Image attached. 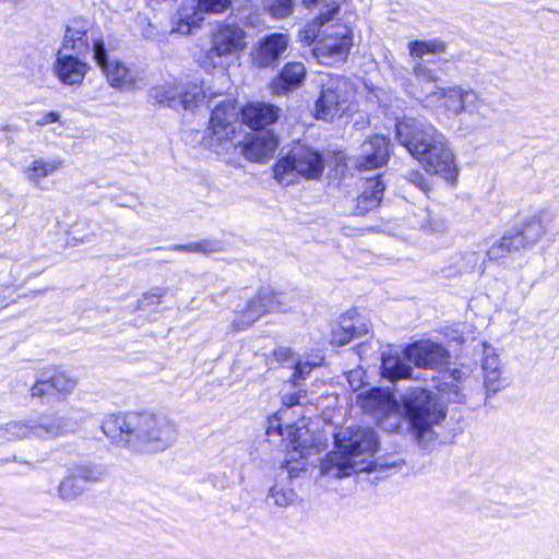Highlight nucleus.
I'll return each instance as SVG.
<instances>
[{"mask_svg":"<svg viewBox=\"0 0 559 559\" xmlns=\"http://www.w3.org/2000/svg\"><path fill=\"white\" fill-rule=\"evenodd\" d=\"M102 429L118 445L142 453L163 452L178 438L176 425L163 414H111L103 421Z\"/></svg>","mask_w":559,"mask_h":559,"instance_id":"1","label":"nucleus"},{"mask_svg":"<svg viewBox=\"0 0 559 559\" xmlns=\"http://www.w3.org/2000/svg\"><path fill=\"white\" fill-rule=\"evenodd\" d=\"M399 143L424 167L427 173L442 177L455 185L459 167L449 139L433 124L414 118H403L395 124Z\"/></svg>","mask_w":559,"mask_h":559,"instance_id":"2","label":"nucleus"},{"mask_svg":"<svg viewBox=\"0 0 559 559\" xmlns=\"http://www.w3.org/2000/svg\"><path fill=\"white\" fill-rule=\"evenodd\" d=\"M336 451L330 452L320 465L321 474L342 478L370 468L367 457L378 450L377 433L370 428L347 427L335 435Z\"/></svg>","mask_w":559,"mask_h":559,"instance_id":"3","label":"nucleus"},{"mask_svg":"<svg viewBox=\"0 0 559 559\" xmlns=\"http://www.w3.org/2000/svg\"><path fill=\"white\" fill-rule=\"evenodd\" d=\"M418 98L424 107L444 116L457 117L466 112L487 118L491 111L487 100L476 91L459 84L437 86L433 92Z\"/></svg>","mask_w":559,"mask_h":559,"instance_id":"4","label":"nucleus"},{"mask_svg":"<svg viewBox=\"0 0 559 559\" xmlns=\"http://www.w3.org/2000/svg\"><path fill=\"white\" fill-rule=\"evenodd\" d=\"M324 170L322 155L308 146H298L277 160L273 168L275 180L284 186L296 182L298 177L318 179Z\"/></svg>","mask_w":559,"mask_h":559,"instance_id":"5","label":"nucleus"},{"mask_svg":"<svg viewBox=\"0 0 559 559\" xmlns=\"http://www.w3.org/2000/svg\"><path fill=\"white\" fill-rule=\"evenodd\" d=\"M403 403L419 441H425V435L445 416L443 406L437 397L420 388L408 390L403 396Z\"/></svg>","mask_w":559,"mask_h":559,"instance_id":"6","label":"nucleus"},{"mask_svg":"<svg viewBox=\"0 0 559 559\" xmlns=\"http://www.w3.org/2000/svg\"><path fill=\"white\" fill-rule=\"evenodd\" d=\"M238 118L239 109L234 98H225L215 105L206 130V145L219 153L233 143L237 130L241 128Z\"/></svg>","mask_w":559,"mask_h":559,"instance_id":"7","label":"nucleus"},{"mask_svg":"<svg viewBox=\"0 0 559 559\" xmlns=\"http://www.w3.org/2000/svg\"><path fill=\"white\" fill-rule=\"evenodd\" d=\"M352 94L353 86L347 79L328 75L322 80L321 94L316 103V117L325 121L341 118L349 108Z\"/></svg>","mask_w":559,"mask_h":559,"instance_id":"8","label":"nucleus"},{"mask_svg":"<svg viewBox=\"0 0 559 559\" xmlns=\"http://www.w3.org/2000/svg\"><path fill=\"white\" fill-rule=\"evenodd\" d=\"M94 59L106 75L111 87L133 91L145 83V73L134 67H128L119 60H108L103 40L94 41Z\"/></svg>","mask_w":559,"mask_h":559,"instance_id":"9","label":"nucleus"},{"mask_svg":"<svg viewBox=\"0 0 559 559\" xmlns=\"http://www.w3.org/2000/svg\"><path fill=\"white\" fill-rule=\"evenodd\" d=\"M350 46L349 28L344 24L336 23L323 28L312 52L320 63L332 66L345 59Z\"/></svg>","mask_w":559,"mask_h":559,"instance_id":"10","label":"nucleus"},{"mask_svg":"<svg viewBox=\"0 0 559 559\" xmlns=\"http://www.w3.org/2000/svg\"><path fill=\"white\" fill-rule=\"evenodd\" d=\"M78 383V379L69 372L55 367H45L29 388V394L32 397L43 399L53 391L66 399L74 392Z\"/></svg>","mask_w":559,"mask_h":559,"instance_id":"11","label":"nucleus"},{"mask_svg":"<svg viewBox=\"0 0 559 559\" xmlns=\"http://www.w3.org/2000/svg\"><path fill=\"white\" fill-rule=\"evenodd\" d=\"M246 33L236 24H223L212 35V46L206 58L210 67H215L214 58L235 55L246 47Z\"/></svg>","mask_w":559,"mask_h":559,"instance_id":"12","label":"nucleus"},{"mask_svg":"<svg viewBox=\"0 0 559 559\" xmlns=\"http://www.w3.org/2000/svg\"><path fill=\"white\" fill-rule=\"evenodd\" d=\"M405 357L419 368L440 370L448 365L449 353L439 343L423 340L404 349Z\"/></svg>","mask_w":559,"mask_h":559,"instance_id":"13","label":"nucleus"},{"mask_svg":"<svg viewBox=\"0 0 559 559\" xmlns=\"http://www.w3.org/2000/svg\"><path fill=\"white\" fill-rule=\"evenodd\" d=\"M102 40L94 36V25L84 19L71 20L64 31L62 44L59 49L78 56H85L90 51L91 41Z\"/></svg>","mask_w":559,"mask_h":559,"instance_id":"14","label":"nucleus"},{"mask_svg":"<svg viewBox=\"0 0 559 559\" xmlns=\"http://www.w3.org/2000/svg\"><path fill=\"white\" fill-rule=\"evenodd\" d=\"M483 356L480 359L484 389L487 396L496 394L508 384L503 377V367L497 349L484 343Z\"/></svg>","mask_w":559,"mask_h":559,"instance_id":"15","label":"nucleus"},{"mask_svg":"<svg viewBox=\"0 0 559 559\" xmlns=\"http://www.w3.org/2000/svg\"><path fill=\"white\" fill-rule=\"evenodd\" d=\"M390 156V139L374 135L366 140L355 156V166L360 170L376 169L386 164Z\"/></svg>","mask_w":559,"mask_h":559,"instance_id":"16","label":"nucleus"},{"mask_svg":"<svg viewBox=\"0 0 559 559\" xmlns=\"http://www.w3.org/2000/svg\"><path fill=\"white\" fill-rule=\"evenodd\" d=\"M369 330L370 322L367 318L355 310L347 311L332 328L331 343L338 346L345 345L355 337L366 335Z\"/></svg>","mask_w":559,"mask_h":559,"instance_id":"17","label":"nucleus"},{"mask_svg":"<svg viewBox=\"0 0 559 559\" xmlns=\"http://www.w3.org/2000/svg\"><path fill=\"white\" fill-rule=\"evenodd\" d=\"M290 38L284 33H274L260 40L252 51V60L259 67H271L285 55Z\"/></svg>","mask_w":559,"mask_h":559,"instance_id":"18","label":"nucleus"},{"mask_svg":"<svg viewBox=\"0 0 559 559\" xmlns=\"http://www.w3.org/2000/svg\"><path fill=\"white\" fill-rule=\"evenodd\" d=\"M81 56L59 49L53 63V73L66 85H79L83 82L90 67Z\"/></svg>","mask_w":559,"mask_h":559,"instance_id":"19","label":"nucleus"},{"mask_svg":"<svg viewBox=\"0 0 559 559\" xmlns=\"http://www.w3.org/2000/svg\"><path fill=\"white\" fill-rule=\"evenodd\" d=\"M278 141L271 131L251 134L243 142H239L242 156L254 163H265L276 151Z\"/></svg>","mask_w":559,"mask_h":559,"instance_id":"20","label":"nucleus"},{"mask_svg":"<svg viewBox=\"0 0 559 559\" xmlns=\"http://www.w3.org/2000/svg\"><path fill=\"white\" fill-rule=\"evenodd\" d=\"M475 383L469 372L454 369L451 371L449 379L441 384L440 392L442 397H445L449 402L464 403L467 402L472 386Z\"/></svg>","mask_w":559,"mask_h":559,"instance_id":"21","label":"nucleus"},{"mask_svg":"<svg viewBox=\"0 0 559 559\" xmlns=\"http://www.w3.org/2000/svg\"><path fill=\"white\" fill-rule=\"evenodd\" d=\"M278 118V109L267 103H249L241 109L242 122L252 130L263 129Z\"/></svg>","mask_w":559,"mask_h":559,"instance_id":"22","label":"nucleus"},{"mask_svg":"<svg viewBox=\"0 0 559 559\" xmlns=\"http://www.w3.org/2000/svg\"><path fill=\"white\" fill-rule=\"evenodd\" d=\"M357 403L365 412L380 415L388 414L396 406L392 395L381 389H371L366 393H360L357 396Z\"/></svg>","mask_w":559,"mask_h":559,"instance_id":"23","label":"nucleus"},{"mask_svg":"<svg viewBox=\"0 0 559 559\" xmlns=\"http://www.w3.org/2000/svg\"><path fill=\"white\" fill-rule=\"evenodd\" d=\"M203 16L199 7L192 1L182 3L173 17V26L170 33L188 35L193 28L198 27Z\"/></svg>","mask_w":559,"mask_h":559,"instance_id":"24","label":"nucleus"},{"mask_svg":"<svg viewBox=\"0 0 559 559\" xmlns=\"http://www.w3.org/2000/svg\"><path fill=\"white\" fill-rule=\"evenodd\" d=\"M266 298L267 295H263L262 290L252 297L246 307L239 311V317L233 321V331L236 332L247 329L253 322L260 319L264 313H266L267 310L264 301Z\"/></svg>","mask_w":559,"mask_h":559,"instance_id":"25","label":"nucleus"},{"mask_svg":"<svg viewBox=\"0 0 559 559\" xmlns=\"http://www.w3.org/2000/svg\"><path fill=\"white\" fill-rule=\"evenodd\" d=\"M62 165L63 162L59 157L36 158L25 168L24 176L32 185L41 188L44 179L52 176Z\"/></svg>","mask_w":559,"mask_h":559,"instance_id":"26","label":"nucleus"},{"mask_svg":"<svg viewBox=\"0 0 559 559\" xmlns=\"http://www.w3.org/2000/svg\"><path fill=\"white\" fill-rule=\"evenodd\" d=\"M287 433L290 438L293 452L289 453V459L286 461V467L289 475H293L295 467L290 466V463L295 460V455L299 454L301 457H307L311 455L313 448L310 444L309 431L306 426L287 427Z\"/></svg>","mask_w":559,"mask_h":559,"instance_id":"27","label":"nucleus"},{"mask_svg":"<svg viewBox=\"0 0 559 559\" xmlns=\"http://www.w3.org/2000/svg\"><path fill=\"white\" fill-rule=\"evenodd\" d=\"M218 95L211 88L204 90L201 85L190 83L182 87L179 97V108L193 111L201 105L210 104Z\"/></svg>","mask_w":559,"mask_h":559,"instance_id":"28","label":"nucleus"},{"mask_svg":"<svg viewBox=\"0 0 559 559\" xmlns=\"http://www.w3.org/2000/svg\"><path fill=\"white\" fill-rule=\"evenodd\" d=\"M31 421L33 437L35 438L49 439L66 432L63 418L56 414L40 415L38 418L31 419Z\"/></svg>","mask_w":559,"mask_h":559,"instance_id":"29","label":"nucleus"},{"mask_svg":"<svg viewBox=\"0 0 559 559\" xmlns=\"http://www.w3.org/2000/svg\"><path fill=\"white\" fill-rule=\"evenodd\" d=\"M383 191L384 185L379 177L369 179L367 187L357 198L356 213L362 215L377 207L382 200Z\"/></svg>","mask_w":559,"mask_h":559,"instance_id":"30","label":"nucleus"},{"mask_svg":"<svg viewBox=\"0 0 559 559\" xmlns=\"http://www.w3.org/2000/svg\"><path fill=\"white\" fill-rule=\"evenodd\" d=\"M412 368L401 356L389 348L382 353V376L390 380L406 379L411 377Z\"/></svg>","mask_w":559,"mask_h":559,"instance_id":"31","label":"nucleus"},{"mask_svg":"<svg viewBox=\"0 0 559 559\" xmlns=\"http://www.w3.org/2000/svg\"><path fill=\"white\" fill-rule=\"evenodd\" d=\"M182 87L177 80L165 81L151 90V96L163 106L178 109Z\"/></svg>","mask_w":559,"mask_h":559,"instance_id":"32","label":"nucleus"},{"mask_svg":"<svg viewBox=\"0 0 559 559\" xmlns=\"http://www.w3.org/2000/svg\"><path fill=\"white\" fill-rule=\"evenodd\" d=\"M516 237L521 238L522 247L530 248L534 246L545 234V224L543 216L536 215L528 218L521 229L513 231Z\"/></svg>","mask_w":559,"mask_h":559,"instance_id":"33","label":"nucleus"},{"mask_svg":"<svg viewBox=\"0 0 559 559\" xmlns=\"http://www.w3.org/2000/svg\"><path fill=\"white\" fill-rule=\"evenodd\" d=\"M521 249H524L522 247L521 238L516 237L515 234L511 231L493 242L488 249L487 255L490 260L499 261L520 251Z\"/></svg>","mask_w":559,"mask_h":559,"instance_id":"34","label":"nucleus"},{"mask_svg":"<svg viewBox=\"0 0 559 559\" xmlns=\"http://www.w3.org/2000/svg\"><path fill=\"white\" fill-rule=\"evenodd\" d=\"M409 56L415 59H423L425 56H436L444 53L447 44L438 38L427 40H412L407 45Z\"/></svg>","mask_w":559,"mask_h":559,"instance_id":"35","label":"nucleus"},{"mask_svg":"<svg viewBox=\"0 0 559 559\" xmlns=\"http://www.w3.org/2000/svg\"><path fill=\"white\" fill-rule=\"evenodd\" d=\"M33 437L31 419L10 421L0 426V440L11 441Z\"/></svg>","mask_w":559,"mask_h":559,"instance_id":"36","label":"nucleus"},{"mask_svg":"<svg viewBox=\"0 0 559 559\" xmlns=\"http://www.w3.org/2000/svg\"><path fill=\"white\" fill-rule=\"evenodd\" d=\"M84 492V488L80 480L69 471V475L66 476L58 485L57 495L58 498L64 502H71L76 500Z\"/></svg>","mask_w":559,"mask_h":559,"instance_id":"37","label":"nucleus"},{"mask_svg":"<svg viewBox=\"0 0 559 559\" xmlns=\"http://www.w3.org/2000/svg\"><path fill=\"white\" fill-rule=\"evenodd\" d=\"M70 472L79 480L82 479L87 483L100 481L106 475V469L102 465L91 462L73 465Z\"/></svg>","mask_w":559,"mask_h":559,"instance_id":"38","label":"nucleus"},{"mask_svg":"<svg viewBox=\"0 0 559 559\" xmlns=\"http://www.w3.org/2000/svg\"><path fill=\"white\" fill-rule=\"evenodd\" d=\"M338 9L335 7L328 14H321L313 22L307 24L302 31L299 33L300 40L302 43L311 44L321 37L323 28L326 26L325 24L330 21L331 13L336 12Z\"/></svg>","mask_w":559,"mask_h":559,"instance_id":"39","label":"nucleus"},{"mask_svg":"<svg viewBox=\"0 0 559 559\" xmlns=\"http://www.w3.org/2000/svg\"><path fill=\"white\" fill-rule=\"evenodd\" d=\"M269 499L281 508H286L295 504L298 501V496L293 488L282 483H276L269 491Z\"/></svg>","mask_w":559,"mask_h":559,"instance_id":"40","label":"nucleus"},{"mask_svg":"<svg viewBox=\"0 0 559 559\" xmlns=\"http://www.w3.org/2000/svg\"><path fill=\"white\" fill-rule=\"evenodd\" d=\"M305 76L306 68L301 62L287 63L281 72L282 80L290 86H297Z\"/></svg>","mask_w":559,"mask_h":559,"instance_id":"41","label":"nucleus"},{"mask_svg":"<svg viewBox=\"0 0 559 559\" xmlns=\"http://www.w3.org/2000/svg\"><path fill=\"white\" fill-rule=\"evenodd\" d=\"M263 295H267L265 307L267 312L284 311L288 306V296L283 293H277L271 288L262 289Z\"/></svg>","mask_w":559,"mask_h":559,"instance_id":"42","label":"nucleus"},{"mask_svg":"<svg viewBox=\"0 0 559 559\" xmlns=\"http://www.w3.org/2000/svg\"><path fill=\"white\" fill-rule=\"evenodd\" d=\"M264 7L274 19H283L293 12V0H264Z\"/></svg>","mask_w":559,"mask_h":559,"instance_id":"43","label":"nucleus"},{"mask_svg":"<svg viewBox=\"0 0 559 559\" xmlns=\"http://www.w3.org/2000/svg\"><path fill=\"white\" fill-rule=\"evenodd\" d=\"M231 4V0H198L197 5L201 12L206 13H223Z\"/></svg>","mask_w":559,"mask_h":559,"instance_id":"44","label":"nucleus"},{"mask_svg":"<svg viewBox=\"0 0 559 559\" xmlns=\"http://www.w3.org/2000/svg\"><path fill=\"white\" fill-rule=\"evenodd\" d=\"M171 249L186 252L211 253L216 250V245L211 241L190 242L188 245H176Z\"/></svg>","mask_w":559,"mask_h":559,"instance_id":"45","label":"nucleus"},{"mask_svg":"<svg viewBox=\"0 0 559 559\" xmlns=\"http://www.w3.org/2000/svg\"><path fill=\"white\" fill-rule=\"evenodd\" d=\"M167 289L163 287H153L150 292L143 295L141 300L143 307L153 306L162 302V299L166 296Z\"/></svg>","mask_w":559,"mask_h":559,"instance_id":"46","label":"nucleus"},{"mask_svg":"<svg viewBox=\"0 0 559 559\" xmlns=\"http://www.w3.org/2000/svg\"><path fill=\"white\" fill-rule=\"evenodd\" d=\"M348 385L353 391H358L365 385V371L361 368H355L346 373Z\"/></svg>","mask_w":559,"mask_h":559,"instance_id":"47","label":"nucleus"},{"mask_svg":"<svg viewBox=\"0 0 559 559\" xmlns=\"http://www.w3.org/2000/svg\"><path fill=\"white\" fill-rule=\"evenodd\" d=\"M317 365L318 364H312L309 361L301 362L293 359V367L295 368L293 374L294 382L297 383V380L306 378Z\"/></svg>","mask_w":559,"mask_h":559,"instance_id":"48","label":"nucleus"},{"mask_svg":"<svg viewBox=\"0 0 559 559\" xmlns=\"http://www.w3.org/2000/svg\"><path fill=\"white\" fill-rule=\"evenodd\" d=\"M412 72H413L414 76L418 80L426 81V82H435L436 81L433 71L419 61H417L413 66Z\"/></svg>","mask_w":559,"mask_h":559,"instance_id":"49","label":"nucleus"},{"mask_svg":"<svg viewBox=\"0 0 559 559\" xmlns=\"http://www.w3.org/2000/svg\"><path fill=\"white\" fill-rule=\"evenodd\" d=\"M60 121V115L57 111H44L37 115L36 126L45 127Z\"/></svg>","mask_w":559,"mask_h":559,"instance_id":"50","label":"nucleus"},{"mask_svg":"<svg viewBox=\"0 0 559 559\" xmlns=\"http://www.w3.org/2000/svg\"><path fill=\"white\" fill-rule=\"evenodd\" d=\"M409 176H411L409 180L415 186H417L420 190H423L424 192L429 191V185L427 183L423 174H420L419 171H414V173H411Z\"/></svg>","mask_w":559,"mask_h":559,"instance_id":"51","label":"nucleus"},{"mask_svg":"<svg viewBox=\"0 0 559 559\" xmlns=\"http://www.w3.org/2000/svg\"><path fill=\"white\" fill-rule=\"evenodd\" d=\"M274 356H275L276 360L281 364H285V362H288L289 360L293 361V359H296L294 357V353L290 349L284 348V347L277 348L274 352Z\"/></svg>","mask_w":559,"mask_h":559,"instance_id":"52","label":"nucleus"},{"mask_svg":"<svg viewBox=\"0 0 559 559\" xmlns=\"http://www.w3.org/2000/svg\"><path fill=\"white\" fill-rule=\"evenodd\" d=\"M301 397V392L297 391L294 393H284L282 396V401L286 407H292L294 405L300 404Z\"/></svg>","mask_w":559,"mask_h":559,"instance_id":"53","label":"nucleus"},{"mask_svg":"<svg viewBox=\"0 0 559 559\" xmlns=\"http://www.w3.org/2000/svg\"><path fill=\"white\" fill-rule=\"evenodd\" d=\"M278 419L276 418V415H274V418H270V425L267 427V433L272 435L274 432L283 436L284 431L282 429V426L277 423Z\"/></svg>","mask_w":559,"mask_h":559,"instance_id":"54","label":"nucleus"},{"mask_svg":"<svg viewBox=\"0 0 559 559\" xmlns=\"http://www.w3.org/2000/svg\"><path fill=\"white\" fill-rule=\"evenodd\" d=\"M305 466H306V464H305V463H299V469H304V468H305Z\"/></svg>","mask_w":559,"mask_h":559,"instance_id":"55","label":"nucleus"}]
</instances>
